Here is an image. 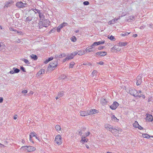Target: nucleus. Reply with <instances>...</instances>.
Segmentation results:
<instances>
[{"instance_id": "obj_1", "label": "nucleus", "mask_w": 153, "mask_h": 153, "mask_svg": "<svg viewBox=\"0 0 153 153\" xmlns=\"http://www.w3.org/2000/svg\"><path fill=\"white\" fill-rule=\"evenodd\" d=\"M62 138L61 136L58 135L56 136L55 140L56 143L58 145H60L62 143Z\"/></svg>"}, {"instance_id": "obj_2", "label": "nucleus", "mask_w": 153, "mask_h": 153, "mask_svg": "<svg viewBox=\"0 0 153 153\" xmlns=\"http://www.w3.org/2000/svg\"><path fill=\"white\" fill-rule=\"evenodd\" d=\"M57 63L56 61L50 63L48 66V68L50 69L51 70H53L57 66Z\"/></svg>"}, {"instance_id": "obj_3", "label": "nucleus", "mask_w": 153, "mask_h": 153, "mask_svg": "<svg viewBox=\"0 0 153 153\" xmlns=\"http://www.w3.org/2000/svg\"><path fill=\"white\" fill-rule=\"evenodd\" d=\"M130 94L135 97H137L138 96V93L137 91L135 89H132L129 90Z\"/></svg>"}, {"instance_id": "obj_4", "label": "nucleus", "mask_w": 153, "mask_h": 153, "mask_svg": "<svg viewBox=\"0 0 153 153\" xmlns=\"http://www.w3.org/2000/svg\"><path fill=\"white\" fill-rule=\"evenodd\" d=\"M119 45H114L111 48V51L112 52H117L120 51L121 49L119 48Z\"/></svg>"}, {"instance_id": "obj_5", "label": "nucleus", "mask_w": 153, "mask_h": 153, "mask_svg": "<svg viewBox=\"0 0 153 153\" xmlns=\"http://www.w3.org/2000/svg\"><path fill=\"white\" fill-rule=\"evenodd\" d=\"M16 6L18 8H23L26 6V4L23 3L22 1H18L16 3Z\"/></svg>"}, {"instance_id": "obj_6", "label": "nucleus", "mask_w": 153, "mask_h": 153, "mask_svg": "<svg viewBox=\"0 0 153 153\" xmlns=\"http://www.w3.org/2000/svg\"><path fill=\"white\" fill-rule=\"evenodd\" d=\"M50 22L47 20H44L42 22V25L43 26L47 27L50 24Z\"/></svg>"}, {"instance_id": "obj_7", "label": "nucleus", "mask_w": 153, "mask_h": 153, "mask_svg": "<svg viewBox=\"0 0 153 153\" xmlns=\"http://www.w3.org/2000/svg\"><path fill=\"white\" fill-rule=\"evenodd\" d=\"M119 104L116 102H114L113 104L110 106V107L112 110L115 109L118 106Z\"/></svg>"}, {"instance_id": "obj_8", "label": "nucleus", "mask_w": 153, "mask_h": 153, "mask_svg": "<svg viewBox=\"0 0 153 153\" xmlns=\"http://www.w3.org/2000/svg\"><path fill=\"white\" fill-rule=\"evenodd\" d=\"M146 121H152L153 117L152 115L146 114Z\"/></svg>"}, {"instance_id": "obj_9", "label": "nucleus", "mask_w": 153, "mask_h": 153, "mask_svg": "<svg viewBox=\"0 0 153 153\" xmlns=\"http://www.w3.org/2000/svg\"><path fill=\"white\" fill-rule=\"evenodd\" d=\"M27 152H33L36 149L35 147L31 146H27Z\"/></svg>"}, {"instance_id": "obj_10", "label": "nucleus", "mask_w": 153, "mask_h": 153, "mask_svg": "<svg viewBox=\"0 0 153 153\" xmlns=\"http://www.w3.org/2000/svg\"><path fill=\"white\" fill-rule=\"evenodd\" d=\"M37 12H38V13L39 14V16L40 19V20H43L45 18V16L43 13L42 12H41V10L37 11Z\"/></svg>"}, {"instance_id": "obj_11", "label": "nucleus", "mask_w": 153, "mask_h": 153, "mask_svg": "<svg viewBox=\"0 0 153 153\" xmlns=\"http://www.w3.org/2000/svg\"><path fill=\"white\" fill-rule=\"evenodd\" d=\"M137 82L136 83V84L137 85H140L142 82V80L141 79V76H138L137 78Z\"/></svg>"}, {"instance_id": "obj_12", "label": "nucleus", "mask_w": 153, "mask_h": 153, "mask_svg": "<svg viewBox=\"0 0 153 153\" xmlns=\"http://www.w3.org/2000/svg\"><path fill=\"white\" fill-rule=\"evenodd\" d=\"M96 54L101 56H104L107 54V52L105 51H100L96 53Z\"/></svg>"}, {"instance_id": "obj_13", "label": "nucleus", "mask_w": 153, "mask_h": 153, "mask_svg": "<svg viewBox=\"0 0 153 153\" xmlns=\"http://www.w3.org/2000/svg\"><path fill=\"white\" fill-rule=\"evenodd\" d=\"M13 3V1L12 0H10L8 2L6 3V4L4 6V7H10L11 5Z\"/></svg>"}, {"instance_id": "obj_14", "label": "nucleus", "mask_w": 153, "mask_h": 153, "mask_svg": "<svg viewBox=\"0 0 153 153\" xmlns=\"http://www.w3.org/2000/svg\"><path fill=\"white\" fill-rule=\"evenodd\" d=\"M107 101L106 99L104 97H102L100 100L101 103L103 105H105L106 104Z\"/></svg>"}, {"instance_id": "obj_15", "label": "nucleus", "mask_w": 153, "mask_h": 153, "mask_svg": "<svg viewBox=\"0 0 153 153\" xmlns=\"http://www.w3.org/2000/svg\"><path fill=\"white\" fill-rule=\"evenodd\" d=\"M94 51V49L92 48L91 47V46L88 47L85 49V51L87 52H93Z\"/></svg>"}, {"instance_id": "obj_16", "label": "nucleus", "mask_w": 153, "mask_h": 153, "mask_svg": "<svg viewBox=\"0 0 153 153\" xmlns=\"http://www.w3.org/2000/svg\"><path fill=\"white\" fill-rule=\"evenodd\" d=\"M105 128H108L109 130L111 131V129H114V128L111 125L108 124H106L105 126Z\"/></svg>"}, {"instance_id": "obj_17", "label": "nucleus", "mask_w": 153, "mask_h": 153, "mask_svg": "<svg viewBox=\"0 0 153 153\" xmlns=\"http://www.w3.org/2000/svg\"><path fill=\"white\" fill-rule=\"evenodd\" d=\"M45 73V70L44 69H41L37 74V75L39 76L41 74H43Z\"/></svg>"}, {"instance_id": "obj_18", "label": "nucleus", "mask_w": 153, "mask_h": 153, "mask_svg": "<svg viewBox=\"0 0 153 153\" xmlns=\"http://www.w3.org/2000/svg\"><path fill=\"white\" fill-rule=\"evenodd\" d=\"M96 109H91L89 111H87L88 115L96 113Z\"/></svg>"}, {"instance_id": "obj_19", "label": "nucleus", "mask_w": 153, "mask_h": 153, "mask_svg": "<svg viewBox=\"0 0 153 153\" xmlns=\"http://www.w3.org/2000/svg\"><path fill=\"white\" fill-rule=\"evenodd\" d=\"M80 115L82 116H85L88 115L87 111L86 112L85 111H82L80 112Z\"/></svg>"}, {"instance_id": "obj_20", "label": "nucleus", "mask_w": 153, "mask_h": 153, "mask_svg": "<svg viewBox=\"0 0 153 153\" xmlns=\"http://www.w3.org/2000/svg\"><path fill=\"white\" fill-rule=\"evenodd\" d=\"M135 20L134 17L132 16H130L129 17V19H128L127 21L128 22H131Z\"/></svg>"}, {"instance_id": "obj_21", "label": "nucleus", "mask_w": 153, "mask_h": 153, "mask_svg": "<svg viewBox=\"0 0 153 153\" xmlns=\"http://www.w3.org/2000/svg\"><path fill=\"white\" fill-rule=\"evenodd\" d=\"M5 45L2 42H0V50L1 51L4 49Z\"/></svg>"}, {"instance_id": "obj_22", "label": "nucleus", "mask_w": 153, "mask_h": 153, "mask_svg": "<svg viewBox=\"0 0 153 153\" xmlns=\"http://www.w3.org/2000/svg\"><path fill=\"white\" fill-rule=\"evenodd\" d=\"M68 25V24L67 23L64 22L63 23L61 24L59 26L60 27L62 28L64 27L67 26Z\"/></svg>"}, {"instance_id": "obj_23", "label": "nucleus", "mask_w": 153, "mask_h": 153, "mask_svg": "<svg viewBox=\"0 0 153 153\" xmlns=\"http://www.w3.org/2000/svg\"><path fill=\"white\" fill-rule=\"evenodd\" d=\"M31 58L33 59L34 60H36L37 59V57L36 55L32 54L30 56Z\"/></svg>"}, {"instance_id": "obj_24", "label": "nucleus", "mask_w": 153, "mask_h": 153, "mask_svg": "<svg viewBox=\"0 0 153 153\" xmlns=\"http://www.w3.org/2000/svg\"><path fill=\"white\" fill-rule=\"evenodd\" d=\"M63 95V93H62V92H60V93H58L57 96L56 97V100L58 99L60 97H62Z\"/></svg>"}, {"instance_id": "obj_25", "label": "nucleus", "mask_w": 153, "mask_h": 153, "mask_svg": "<svg viewBox=\"0 0 153 153\" xmlns=\"http://www.w3.org/2000/svg\"><path fill=\"white\" fill-rule=\"evenodd\" d=\"M127 45V43L126 42H120L119 43V46L122 47V46H124L126 45Z\"/></svg>"}, {"instance_id": "obj_26", "label": "nucleus", "mask_w": 153, "mask_h": 153, "mask_svg": "<svg viewBox=\"0 0 153 153\" xmlns=\"http://www.w3.org/2000/svg\"><path fill=\"white\" fill-rule=\"evenodd\" d=\"M20 149L23 151H27V147L26 146H22Z\"/></svg>"}, {"instance_id": "obj_27", "label": "nucleus", "mask_w": 153, "mask_h": 153, "mask_svg": "<svg viewBox=\"0 0 153 153\" xmlns=\"http://www.w3.org/2000/svg\"><path fill=\"white\" fill-rule=\"evenodd\" d=\"M36 133L34 132H32L30 133V137H36Z\"/></svg>"}, {"instance_id": "obj_28", "label": "nucleus", "mask_w": 153, "mask_h": 153, "mask_svg": "<svg viewBox=\"0 0 153 153\" xmlns=\"http://www.w3.org/2000/svg\"><path fill=\"white\" fill-rule=\"evenodd\" d=\"M111 119L114 121L118 122L119 120L117 119L114 115L112 116L111 117Z\"/></svg>"}, {"instance_id": "obj_29", "label": "nucleus", "mask_w": 153, "mask_h": 153, "mask_svg": "<svg viewBox=\"0 0 153 153\" xmlns=\"http://www.w3.org/2000/svg\"><path fill=\"white\" fill-rule=\"evenodd\" d=\"M55 128L56 130L57 131H59L61 129V128L60 126H59V125H56L55 126Z\"/></svg>"}, {"instance_id": "obj_30", "label": "nucleus", "mask_w": 153, "mask_h": 153, "mask_svg": "<svg viewBox=\"0 0 153 153\" xmlns=\"http://www.w3.org/2000/svg\"><path fill=\"white\" fill-rule=\"evenodd\" d=\"M32 17L28 16L26 18L25 22H28L31 21L32 20Z\"/></svg>"}, {"instance_id": "obj_31", "label": "nucleus", "mask_w": 153, "mask_h": 153, "mask_svg": "<svg viewBox=\"0 0 153 153\" xmlns=\"http://www.w3.org/2000/svg\"><path fill=\"white\" fill-rule=\"evenodd\" d=\"M77 54L79 55H82L85 53V51H79L77 52Z\"/></svg>"}, {"instance_id": "obj_32", "label": "nucleus", "mask_w": 153, "mask_h": 153, "mask_svg": "<svg viewBox=\"0 0 153 153\" xmlns=\"http://www.w3.org/2000/svg\"><path fill=\"white\" fill-rule=\"evenodd\" d=\"M111 131L112 133L115 134L118 133V130L117 129L114 128V129H112L111 130Z\"/></svg>"}, {"instance_id": "obj_33", "label": "nucleus", "mask_w": 153, "mask_h": 153, "mask_svg": "<svg viewBox=\"0 0 153 153\" xmlns=\"http://www.w3.org/2000/svg\"><path fill=\"white\" fill-rule=\"evenodd\" d=\"M85 137H82V139L80 141L81 143H83L87 142L88 139H85Z\"/></svg>"}, {"instance_id": "obj_34", "label": "nucleus", "mask_w": 153, "mask_h": 153, "mask_svg": "<svg viewBox=\"0 0 153 153\" xmlns=\"http://www.w3.org/2000/svg\"><path fill=\"white\" fill-rule=\"evenodd\" d=\"M13 70H14L15 73H17L20 71L19 69L14 67L13 68Z\"/></svg>"}, {"instance_id": "obj_35", "label": "nucleus", "mask_w": 153, "mask_h": 153, "mask_svg": "<svg viewBox=\"0 0 153 153\" xmlns=\"http://www.w3.org/2000/svg\"><path fill=\"white\" fill-rule=\"evenodd\" d=\"M67 78V76L64 75H62L59 77V79H64Z\"/></svg>"}, {"instance_id": "obj_36", "label": "nucleus", "mask_w": 153, "mask_h": 153, "mask_svg": "<svg viewBox=\"0 0 153 153\" xmlns=\"http://www.w3.org/2000/svg\"><path fill=\"white\" fill-rule=\"evenodd\" d=\"M142 136L143 137L147 138H149L150 137V136L147 134H143Z\"/></svg>"}, {"instance_id": "obj_37", "label": "nucleus", "mask_w": 153, "mask_h": 153, "mask_svg": "<svg viewBox=\"0 0 153 153\" xmlns=\"http://www.w3.org/2000/svg\"><path fill=\"white\" fill-rule=\"evenodd\" d=\"M139 125L137 121H135L134 123L133 124V126L135 128H137L138 126H139Z\"/></svg>"}, {"instance_id": "obj_38", "label": "nucleus", "mask_w": 153, "mask_h": 153, "mask_svg": "<svg viewBox=\"0 0 153 153\" xmlns=\"http://www.w3.org/2000/svg\"><path fill=\"white\" fill-rule=\"evenodd\" d=\"M23 61H24V62L26 64H30V62H29L28 60L25 59H23L22 60Z\"/></svg>"}, {"instance_id": "obj_39", "label": "nucleus", "mask_w": 153, "mask_h": 153, "mask_svg": "<svg viewBox=\"0 0 153 153\" xmlns=\"http://www.w3.org/2000/svg\"><path fill=\"white\" fill-rule=\"evenodd\" d=\"M75 63L74 62H71L70 64L69 67L70 68H73V66L74 65Z\"/></svg>"}, {"instance_id": "obj_40", "label": "nucleus", "mask_w": 153, "mask_h": 153, "mask_svg": "<svg viewBox=\"0 0 153 153\" xmlns=\"http://www.w3.org/2000/svg\"><path fill=\"white\" fill-rule=\"evenodd\" d=\"M74 56L73 55H71V53L70 54V55L68 57H67L68 59L69 60H70L71 59H72L74 58Z\"/></svg>"}, {"instance_id": "obj_41", "label": "nucleus", "mask_w": 153, "mask_h": 153, "mask_svg": "<svg viewBox=\"0 0 153 153\" xmlns=\"http://www.w3.org/2000/svg\"><path fill=\"white\" fill-rule=\"evenodd\" d=\"M130 33V32L128 33V32H126L124 33H123L121 34V35L122 36H126V35H128Z\"/></svg>"}, {"instance_id": "obj_42", "label": "nucleus", "mask_w": 153, "mask_h": 153, "mask_svg": "<svg viewBox=\"0 0 153 153\" xmlns=\"http://www.w3.org/2000/svg\"><path fill=\"white\" fill-rule=\"evenodd\" d=\"M59 58H62L63 57H64L65 56H66V54L65 53H63L62 54H61L59 55Z\"/></svg>"}, {"instance_id": "obj_43", "label": "nucleus", "mask_w": 153, "mask_h": 153, "mask_svg": "<svg viewBox=\"0 0 153 153\" xmlns=\"http://www.w3.org/2000/svg\"><path fill=\"white\" fill-rule=\"evenodd\" d=\"M76 40V39L75 36H74L71 38V40L73 42H75Z\"/></svg>"}, {"instance_id": "obj_44", "label": "nucleus", "mask_w": 153, "mask_h": 153, "mask_svg": "<svg viewBox=\"0 0 153 153\" xmlns=\"http://www.w3.org/2000/svg\"><path fill=\"white\" fill-rule=\"evenodd\" d=\"M83 4L85 5H88L89 4V2L88 1H84L83 3Z\"/></svg>"}, {"instance_id": "obj_45", "label": "nucleus", "mask_w": 153, "mask_h": 153, "mask_svg": "<svg viewBox=\"0 0 153 153\" xmlns=\"http://www.w3.org/2000/svg\"><path fill=\"white\" fill-rule=\"evenodd\" d=\"M56 29L55 28H53V29H52L50 31H49V33H53L54 32L55 30H56Z\"/></svg>"}, {"instance_id": "obj_46", "label": "nucleus", "mask_w": 153, "mask_h": 153, "mask_svg": "<svg viewBox=\"0 0 153 153\" xmlns=\"http://www.w3.org/2000/svg\"><path fill=\"white\" fill-rule=\"evenodd\" d=\"M97 43L98 45H99L100 44H102L104 43V41H99L98 42H97Z\"/></svg>"}, {"instance_id": "obj_47", "label": "nucleus", "mask_w": 153, "mask_h": 153, "mask_svg": "<svg viewBox=\"0 0 153 153\" xmlns=\"http://www.w3.org/2000/svg\"><path fill=\"white\" fill-rule=\"evenodd\" d=\"M61 28L60 27V26H59L57 27V32H59L60 31V30H61Z\"/></svg>"}, {"instance_id": "obj_48", "label": "nucleus", "mask_w": 153, "mask_h": 153, "mask_svg": "<svg viewBox=\"0 0 153 153\" xmlns=\"http://www.w3.org/2000/svg\"><path fill=\"white\" fill-rule=\"evenodd\" d=\"M77 54V52L76 51L74 52H73V53H71V55H73L74 56H75Z\"/></svg>"}, {"instance_id": "obj_49", "label": "nucleus", "mask_w": 153, "mask_h": 153, "mask_svg": "<svg viewBox=\"0 0 153 153\" xmlns=\"http://www.w3.org/2000/svg\"><path fill=\"white\" fill-rule=\"evenodd\" d=\"M138 97H139V98L140 97H142L143 98H145V96L143 94H140V95H138Z\"/></svg>"}, {"instance_id": "obj_50", "label": "nucleus", "mask_w": 153, "mask_h": 153, "mask_svg": "<svg viewBox=\"0 0 153 153\" xmlns=\"http://www.w3.org/2000/svg\"><path fill=\"white\" fill-rule=\"evenodd\" d=\"M108 38H109L111 40H113L114 39H115L114 36H110L109 38L108 37Z\"/></svg>"}, {"instance_id": "obj_51", "label": "nucleus", "mask_w": 153, "mask_h": 153, "mask_svg": "<svg viewBox=\"0 0 153 153\" xmlns=\"http://www.w3.org/2000/svg\"><path fill=\"white\" fill-rule=\"evenodd\" d=\"M20 69L23 72H26V71L25 70V68L24 67H23V66L21 67Z\"/></svg>"}, {"instance_id": "obj_52", "label": "nucleus", "mask_w": 153, "mask_h": 153, "mask_svg": "<svg viewBox=\"0 0 153 153\" xmlns=\"http://www.w3.org/2000/svg\"><path fill=\"white\" fill-rule=\"evenodd\" d=\"M9 29L10 31H16V30H14L13 27H11L9 28Z\"/></svg>"}, {"instance_id": "obj_53", "label": "nucleus", "mask_w": 153, "mask_h": 153, "mask_svg": "<svg viewBox=\"0 0 153 153\" xmlns=\"http://www.w3.org/2000/svg\"><path fill=\"white\" fill-rule=\"evenodd\" d=\"M33 10L35 12V13H38V12H37V10L38 11L39 10L38 9H37L36 8H35L33 9Z\"/></svg>"}, {"instance_id": "obj_54", "label": "nucleus", "mask_w": 153, "mask_h": 153, "mask_svg": "<svg viewBox=\"0 0 153 153\" xmlns=\"http://www.w3.org/2000/svg\"><path fill=\"white\" fill-rule=\"evenodd\" d=\"M90 134V132L89 131L86 132L85 133V136L86 137L88 136Z\"/></svg>"}, {"instance_id": "obj_55", "label": "nucleus", "mask_w": 153, "mask_h": 153, "mask_svg": "<svg viewBox=\"0 0 153 153\" xmlns=\"http://www.w3.org/2000/svg\"><path fill=\"white\" fill-rule=\"evenodd\" d=\"M27 93V91L26 90H24L22 91V94H26Z\"/></svg>"}, {"instance_id": "obj_56", "label": "nucleus", "mask_w": 153, "mask_h": 153, "mask_svg": "<svg viewBox=\"0 0 153 153\" xmlns=\"http://www.w3.org/2000/svg\"><path fill=\"white\" fill-rule=\"evenodd\" d=\"M53 59V57H51L49 58L48 59V61L49 62L50 61L52 60Z\"/></svg>"}, {"instance_id": "obj_57", "label": "nucleus", "mask_w": 153, "mask_h": 153, "mask_svg": "<svg viewBox=\"0 0 153 153\" xmlns=\"http://www.w3.org/2000/svg\"><path fill=\"white\" fill-rule=\"evenodd\" d=\"M103 46H100L98 48V49L99 50H101V49H103Z\"/></svg>"}, {"instance_id": "obj_58", "label": "nucleus", "mask_w": 153, "mask_h": 153, "mask_svg": "<svg viewBox=\"0 0 153 153\" xmlns=\"http://www.w3.org/2000/svg\"><path fill=\"white\" fill-rule=\"evenodd\" d=\"M137 128H138L139 129H140V130H141L143 129L142 127L141 126H140L139 125V126H138Z\"/></svg>"}, {"instance_id": "obj_59", "label": "nucleus", "mask_w": 153, "mask_h": 153, "mask_svg": "<svg viewBox=\"0 0 153 153\" xmlns=\"http://www.w3.org/2000/svg\"><path fill=\"white\" fill-rule=\"evenodd\" d=\"M17 115H15L14 116L13 118L14 119L16 120L17 118Z\"/></svg>"}, {"instance_id": "obj_60", "label": "nucleus", "mask_w": 153, "mask_h": 153, "mask_svg": "<svg viewBox=\"0 0 153 153\" xmlns=\"http://www.w3.org/2000/svg\"><path fill=\"white\" fill-rule=\"evenodd\" d=\"M68 60H69V59H68V57H66L65 59H64L63 60V61L64 62H65V61H68Z\"/></svg>"}, {"instance_id": "obj_61", "label": "nucleus", "mask_w": 153, "mask_h": 153, "mask_svg": "<svg viewBox=\"0 0 153 153\" xmlns=\"http://www.w3.org/2000/svg\"><path fill=\"white\" fill-rule=\"evenodd\" d=\"M97 73V71H96L94 70L92 73V74L93 75H94L95 74H96Z\"/></svg>"}, {"instance_id": "obj_62", "label": "nucleus", "mask_w": 153, "mask_h": 153, "mask_svg": "<svg viewBox=\"0 0 153 153\" xmlns=\"http://www.w3.org/2000/svg\"><path fill=\"white\" fill-rule=\"evenodd\" d=\"M98 64L101 65H102L104 64V62L102 61H100L99 62Z\"/></svg>"}, {"instance_id": "obj_63", "label": "nucleus", "mask_w": 153, "mask_h": 153, "mask_svg": "<svg viewBox=\"0 0 153 153\" xmlns=\"http://www.w3.org/2000/svg\"><path fill=\"white\" fill-rule=\"evenodd\" d=\"M59 58V56L58 55H56L55 56V58L57 59Z\"/></svg>"}, {"instance_id": "obj_64", "label": "nucleus", "mask_w": 153, "mask_h": 153, "mask_svg": "<svg viewBox=\"0 0 153 153\" xmlns=\"http://www.w3.org/2000/svg\"><path fill=\"white\" fill-rule=\"evenodd\" d=\"M49 62L48 60V59H46L45 60V61L44 62L45 63V64H47V63L48 62Z\"/></svg>"}]
</instances>
